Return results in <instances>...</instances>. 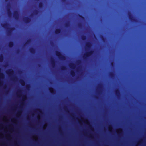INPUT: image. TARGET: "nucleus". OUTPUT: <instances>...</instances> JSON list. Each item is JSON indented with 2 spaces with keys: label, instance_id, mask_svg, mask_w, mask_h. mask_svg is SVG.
<instances>
[{
  "label": "nucleus",
  "instance_id": "11",
  "mask_svg": "<svg viewBox=\"0 0 146 146\" xmlns=\"http://www.w3.org/2000/svg\"><path fill=\"white\" fill-rule=\"evenodd\" d=\"M23 21L25 23L28 24L30 22L31 20L29 17H25L23 19Z\"/></svg>",
  "mask_w": 146,
  "mask_h": 146
},
{
  "label": "nucleus",
  "instance_id": "27",
  "mask_svg": "<svg viewBox=\"0 0 146 146\" xmlns=\"http://www.w3.org/2000/svg\"><path fill=\"white\" fill-rule=\"evenodd\" d=\"M31 39H28L27 41H26V42L25 44V45H27L29 44L31 42Z\"/></svg>",
  "mask_w": 146,
  "mask_h": 146
},
{
  "label": "nucleus",
  "instance_id": "36",
  "mask_svg": "<svg viewBox=\"0 0 146 146\" xmlns=\"http://www.w3.org/2000/svg\"><path fill=\"white\" fill-rule=\"evenodd\" d=\"M81 62V61L80 60H78L77 61V64H80Z\"/></svg>",
  "mask_w": 146,
  "mask_h": 146
},
{
  "label": "nucleus",
  "instance_id": "38",
  "mask_svg": "<svg viewBox=\"0 0 146 146\" xmlns=\"http://www.w3.org/2000/svg\"><path fill=\"white\" fill-rule=\"evenodd\" d=\"M95 98L96 99H98V97L97 96H95Z\"/></svg>",
  "mask_w": 146,
  "mask_h": 146
},
{
  "label": "nucleus",
  "instance_id": "7",
  "mask_svg": "<svg viewBox=\"0 0 146 146\" xmlns=\"http://www.w3.org/2000/svg\"><path fill=\"white\" fill-rule=\"evenodd\" d=\"M6 74L9 76H12L14 73V71L12 69H9L6 71Z\"/></svg>",
  "mask_w": 146,
  "mask_h": 146
},
{
  "label": "nucleus",
  "instance_id": "9",
  "mask_svg": "<svg viewBox=\"0 0 146 146\" xmlns=\"http://www.w3.org/2000/svg\"><path fill=\"white\" fill-rule=\"evenodd\" d=\"M50 62L52 67L53 68L56 65V61L52 57L50 58Z\"/></svg>",
  "mask_w": 146,
  "mask_h": 146
},
{
  "label": "nucleus",
  "instance_id": "32",
  "mask_svg": "<svg viewBox=\"0 0 146 146\" xmlns=\"http://www.w3.org/2000/svg\"><path fill=\"white\" fill-rule=\"evenodd\" d=\"M78 16L81 19H82V20H84V17L83 16H82L80 15H78Z\"/></svg>",
  "mask_w": 146,
  "mask_h": 146
},
{
  "label": "nucleus",
  "instance_id": "10",
  "mask_svg": "<svg viewBox=\"0 0 146 146\" xmlns=\"http://www.w3.org/2000/svg\"><path fill=\"white\" fill-rule=\"evenodd\" d=\"M115 93L117 98H119L121 94L120 90L119 89H116L115 91Z\"/></svg>",
  "mask_w": 146,
  "mask_h": 146
},
{
  "label": "nucleus",
  "instance_id": "16",
  "mask_svg": "<svg viewBox=\"0 0 146 146\" xmlns=\"http://www.w3.org/2000/svg\"><path fill=\"white\" fill-rule=\"evenodd\" d=\"M102 85L101 84H98L97 89L99 90L98 91V93L99 94L101 92V90L102 89Z\"/></svg>",
  "mask_w": 146,
  "mask_h": 146
},
{
  "label": "nucleus",
  "instance_id": "17",
  "mask_svg": "<svg viewBox=\"0 0 146 146\" xmlns=\"http://www.w3.org/2000/svg\"><path fill=\"white\" fill-rule=\"evenodd\" d=\"M92 46L90 42H86V46L87 48L89 49Z\"/></svg>",
  "mask_w": 146,
  "mask_h": 146
},
{
  "label": "nucleus",
  "instance_id": "47",
  "mask_svg": "<svg viewBox=\"0 0 146 146\" xmlns=\"http://www.w3.org/2000/svg\"><path fill=\"white\" fill-rule=\"evenodd\" d=\"M113 63H111V65H113Z\"/></svg>",
  "mask_w": 146,
  "mask_h": 146
},
{
  "label": "nucleus",
  "instance_id": "4",
  "mask_svg": "<svg viewBox=\"0 0 146 146\" xmlns=\"http://www.w3.org/2000/svg\"><path fill=\"white\" fill-rule=\"evenodd\" d=\"M10 4L9 3H8L7 6V10L8 16L9 17H11L12 16V13L10 10Z\"/></svg>",
  "mask_w": 146,
  "mask_h": 146
},
{
  "label": "nucleus",
  "instance_id": "13",
  "mask_svg": "<svg viewBox=\"0 0 146 146\" xmlns=\"http://www.w3.org/2000/svg\"><path fill=\"white\" fill-rule=\"evenodd\" d=\"M61 32V29H56L55 31V34L56 35H59Z\"/></svg>",
  "mask_w": 146,
  "mask_h": 146
},
{
  "label": "nucleus",
  "instance_id": "20",
  "mask_svg": "<svg viewBox=\"0 0 146 146\" xmlns=\"http://www.w3.org/2000/svg\"><path fill=\"white\" fill-rule=\"evenodd\" d=\"M70 74L73 77L75 76V72L74 70H72L70 71Z\"/></svg>",
  "mask_w": 146,
  "mask_h": 146
},
{
  "label": "nucleus",
  "instance_id": "39",
  "mask_svg": "<svg viewBox=\"0 0 146 146\" xmlns=\"http://www.w3.org/2000/svg\"><path fill=\"white\" fill-rule=\"evenodd\" d=\"M38 66L39 67H40L41 66V65L40 64H39L38 65Z\"/></svg>",
  "mask_w": 146,
  "mask_h": 146
},
{
  "label": "nucleus",
  "instance_id": "40",
  "mask_svg": "<svg viewBox=\"0 0 146 146\" xmlns=\"http://www.w3.org/2000/svg\"><path fill=\"white\" fill-rule=\"evenodd\" d=\"M5 1L6 2H7L9 0H5Z\"/></svg>",
  "mask_w": 146,
  "mask_h": 146
},
{
  "label": "nucleus",
  "instance_id": "37",
  "mask_svg": "<svg viewBox=\"0 0 146 146\" xmlns=\"http://www.w3.org/2000/svg\"><path fill=\"white\" fill-rule=\"evenodd\" d=\"M62 0V2L63 3H65L66 1V0Z\"/></svg>",
  "mask_w": 146,
  "mask_h": 146
},
{
  "label": "nucleus",
  "instance_id": "18",
  "mask_svg": "<svg viewBox=\"0 0 146 146\" xmlns=\"http://www.w3.org/2000/svg\"><path fill=\"white\" fill-rule=\"evenodd\" d=\"M14 43L13 41H10L8 44V46L10 48H12L14 46Z\"/></svg>",
  "mask_w": 146,
  "mask_h": 146
},
{
  "label": "nucleus",
  "instance_id": "31",
  "mask_svg": "<svg viewBox=\"0 0 146 146\" xmlns=\"http://www.w3.org/2000/svg\"><path fill=\"white\" fill-rule=\"evenodd\" d=\"M101 38L103 42H104L105 40V38L102 36H101Z\"/></svg>",
  "mask_w": 146,
  "mask_h": 146
},
{
  "label": "nucleus",
  "instance_id": "45",
  "mask_svg": "<svg viewBox=\"0 0 146 146\" xmlns=\"http://www.w3.org/2000/svg\"><path fill=\"white\" fill-rule=\"evenodd\" d=\"M141 140H139V142H141Z\"/></svg>",
  "mask_w": 146,
  "mask_h": 146
},
{
  "label": "nucleus",
  "instance_id": "43",
  "mask_svg": "<svg viewBox=\"0 0 146 146\" xmlns=\"http://www.w3.org/2000/svg\"><path fill=\"white\" fill-rule=\"evenodd\" d=\"M29 87V85L28 86H27V88H28V87Z\"/></svg>",
  "mask_w": 146,
  "mask_h": 146
},
{
  "label": "nucleus",
  "instance_id": "23",
  "mask_svg": "<svg viewBox=\"0 0 146 146\" xmlns=\"http://www.w3.org/2000/svg\"><path fill=\"white\" fill-rule=\"evenodd\" d=\"M20 83L23 86L25 84V82L23 80H20Z\"/></svg>",
  "mask_w": 146,
  "mask_h": 146
},
{
  "label": "nucleus",
  "instance_id": "14",
  "mask_svg": "<svg viewBox=\"0 0 146 146\" xmlns=\"http://www.w3.org/2000/svg\"><path fill=\"white\" fill-rule=\"evenodd\" d=\"M29 51L31 54H34L35 52V50L33 48H31L29 49Z\"/></svg>",
  "mask_w": 146,
  "mask_h": 146
},
{
  "label": "nucleus",
  "instance_id": "29",
  "mask_svg": "<svg viewBox=\"0 0 146 146\" xmlns=\"http://www.w3.org/2000/svg\"><path fill=\"white\" fill-rule=\"evenodd\" d=\"M61 69L62 70H65L66 69V67L64 66H62L61 67Z\"/></svg>",
  "mask_w": 146,
  "mask_h": 146
},
{
  "label": "nucleus",
  "instance_id": "6",
  "mask_svg": "<svg viewBox=\"0 0 146 146\" xmlns=\"http://www.w3.org/2000/svg\"><path fill=\"white\" fill-rule=\"evenodd\" d=\"M13 17L16 20H17L19 18V13L18 11H15L13 12Z\"/></svg>",
  "mask_w": 146,
  "mask_h": 146
},
{
  "label": "nucleus",
  "instance_id": "33",
  "mask_svg": "<svg viewBox=\"0 0 146 146\" xmlns=\"http://www.w3.org/2000/svg\"><path fill=\"white\" fill-rule=\"evenodd\" d=\"M78 26L79 28H80L82 27V25L81 23H79L78 24Z\"/></svg>",
  "mask_w": 146,
  "mask_h": 146
},
{
  "label": "nucleus",
  "instance_id": "42",
  "mask_svg": "<svg viewBox=\"0 0 146 146\" xmlns=\"http://www.w3.org/2000/svg\"><path fill=\"white\" fill-rule=\"evenodd\" d=\"M39 111L41 113V111H40V109L39 110Z\"/></svg>",
  "mask_w": 146,
  "mask_h": 146
},
{
  "label": "nucleus",
  "instance_id": "2",
  "mask_svg": "<svg viewBox=\"0 0 146 146\" xmlns=\"http://www.w3.org/2000/svg\"><path fill=\"white\" fill-rule=\"evenodd\" d=\"M93 52L94 51L92 50L86 52L83 56V59L84 60H87L88 58L90 57L93 54Z\"/></svg>",
  "mask_w": 146,
  "mask_h": 146
},
{
  "label": "nucleus",
  "instance_id": "26",
  "mask_svg": "<svg viewBox=\"0 0 146 146\" xmlns=\"http://www.w3.org/2000/svg\"><path fill=\"white\" fill-rule=\"evenodd\" d=\"M119 133V135H121L122 133V130L121 129L119 128L118 129V132Z\"/></svg>",
  "mask_w": 146,
  "mask_h": 146
},
{
  "label": "nucleus",
  "instance_id": "3",
  "mask_svg": "<svg viewBox=\"0 0 146 146\" xmlns=\"http://www.w3.org/2000/svg\"><path fill=\"white\" fill-rule=\"evenodd\" d=\"M55 53L56 56L60 60H63L65 59V56L62 55L60 52L56 51L55 52Z\"/></svg>",
  "mask_w": 146,
  "mask_h": 146
},
{
  "label": "nucleus",
  "instance_id": "21",
  "mask_svg": "<svg viewBox=\"0 0 146 146\" xmlns=\"http://www.w3.org/2000/svg\"><path fill=\"white\" fill-rule=\"evenodd\" d=\"M4 76V75L3 73H0V85H1L2 83L1 79L3 78Z\"/></svg>",
  "mask_w": 146,
  "mask_h": 146
},
{
  "label": "nucleus",
  "instance_id": "24",
  "mask_svg": "<svg viewBox=\"0 0 146 146\" xmlns=\"http://www.w3.org/2000/svg\"><path fill=\"white\" fill-rule=\"evenodd\" d=\"M81 39L83 41H85L86 39V37L84 35H82L81 36Z\"/></svg>",
  "mask_w": 146,
  "mask_h": 146
},
{
  "label": "nucleus",
  "instance_id": "34",
  "mask_svg": "<svg viewBox=\"0 0 146 146\" xmlns=\"http://www.w3.org/2000/svg\"><path fill=\"white\" fill-rule=\"evenodd\" d=\"M20 50L19 49L17 50L16 52V54H18L20 53Z\"/></svg>",
  "mask_w": 146,
  "mask_h": 146
},
{
  "label": "nucleus",
  "instance_id": "15",
  "mask_svg": "<svg viewBox=\"0 0 146 146\" xmlns=\"http://www.w3.org/2000/svg\"><path fill=\"white\" fill-rule=\"evenodd\" d=\"M69 67L72 69L74 70L75 69L76 66L75 64L73 63H71L69 64Z\"/></svg>",
  "mask_w": 146,
  "mask_h": 146
},
{
  "label": "nucleus",
  "instance_id": "41",
  "mask_svg": "<svg viewBox=\"0 0 146 146\" xmlns=\"http://www.w3.org/2000/svg\"><path fill=\"white\" fill-rule=\"evenodd\" d=\"M89 127H90V128H91V127H92V126H91V125H89Z\"/></svg>",
  "mask_w": 146,
  "mask_h": 146
},
{
  "label": "nucleus",
  "instance_id": "1",
  "mask_svg": "<svg viewBox=\"0 0 146 146\" xmlns=\"http://www.w3.org/2000/svg\"><path fill=\"white\" fill-rule=\"evenodd\" d=\"M9 25V24L7 23L2 24L1 25L2 27L3 28L7 30V34L9 35L11 34L12 31L15 29L14 27L8 28Z\"/></svg>",
  "mask_w": 146,
  "mask_h": 146
},
{
  "label": "nucleus",
  "instance_id": "12",
  "mask_svg": "<svg viewBox=\"0 0 146 146\" xmlns=\"http://www.w3.org/2000/svg\"><path fill=\"white\" fill-rule=\"evenodd\" d=\"M49 90L50 93L52 94H54L55 93V89L52 87H49Z\"/></svg>",
  "mask_w": 146,
  "mask_h": 146
},
{
  "label": "nucleus",
  "instance_id": "22",
  "mask_svg": "<svg viewBox=\"0 0 146 146\" xmlns=\"http://www.w3.org/2000/svg\"><path fill=\"white\" fill-rule=\"evenodd\" d=\"M109 76L111 78H113L115 76V74L113 72H111L110 73Z\"/></svg>",
  "mask_w": 146,
  "mask_h": 146
},
{
  "label": "nucleus",
  "instance_id": "28",
  "mask_svg": "<svg viewBox=\"0 0 146 146\" xmlns=\"http://www.w3.org/2000/svg\"><path fill=\"white\" fill-rule=\"evenodd\" d=\"M4 59V57L2 54L0 55V61L1 62Z\"/></svg>",
  "mask_w": 146,
  "mask_h": 146
},
{
  "label": "nucleus",
  "instance_id": "5",
  "mask_svg": "<svg viewBox=\"0 0 146 146\" xmlns=\"http://www.w3.org/2000/svg\"><path fill=\"white\" fill-rule=\"evenodd\" d=\"M128 15L129 18L131 21L135 22H136L137 21V20L134 18L132 16V13L131 12H128Z\"/></svg>",
  "mask_w": 146,
  "mask_h": 146
},
{
  "label": "nucleus",
  "instance_id": "35",
  "mask_svg": "<svg viewBox=\"0 0 146 146\" xmlns=\"http://www.w3.org/2000/svg\"><path fill=\"white\" fill-rule=\"evenodd\" d=\"M66 108H67V107L64 106V109L66 111H68V109H66Z\"/></svg>",
  "mask_w": 146,
  "mask_h": 146
},
{
  "label": "nucleus",
  "instance_id": "25",
  "mask_svg": "<svg viewBox=\"0 0 146 146\" xmlns=\"http://www.w3.org/2000/svg\"><path fill=\"white\" fill-rule=\"evenodd\" d=\"M70 26L69 22H68L65 23V27L66 28H68Z\"/></svg>",
  "mask_w": 146,
  "mask_h": 146
},
{
  "label": "nucleus",
  "instance_id": "8",
  "mask_svg": "<svg viewBox=\"0 0 146 146\" xmlns=\"http://www.w3.org/2000/svg\"><path fill=\"white\" fill-rule=\"evenodd\" d=\"M27 98L26 96L25 95H23L22 97V101L21 102L20 108H21L22 105H23L25 104V102Z\"/></svg>",
  "mask_w": 146,
  "mask_h": 146
},
{
  "label": "nucleus",
  "instance_id": "19",
  "mask_svg": "<svg viewBox=\"0 0 146 146\" xmlns=\"http://www.w3.org/2000/svg\"><path fill=\"white\" fill-rule=\"evenodd\" d=\"M38 7L40 9H42L43 7V4L42 2H40L39 3L38 5Z\"/></svg>",
  "mask_w": 146,
  "mask_h": 146
},
{
  "label": "nucleus",
  "instance_id": "46",
  "mask_svg": "<svg viewBox=\"0 0 146 146\" xmlns=\"http://www.w3.org/2000/svg\"><path fill=\"white\" fill-rule=\"evenodd\" d=\"M21 90H19V92H21Z\"/></svg>",
  "mask_w": 146,
  "mask_h": 146
},
{
  "label": "nucleus",
  "instance_id": "30",
  "mask_svg": "<svg viewBox=\"0 0 146 146\" xmlns=\"http://www.w3.org/2000/svg\"><path fill=\"white\" fill-rule=\"evenodd\" d=\"M38 13V10H36L35 11L34 13L35 15H37Z\"/></svg>",
  "mask_w": 146,
  "mask_h": 146
},
{
  "label": "nucleus",
  "instance_id": "44",
  "mask_svg": "<svg viewBox=\"0 0 146 146\" xmlns=\"http://www.w3.org/2000/svg\"><path fill=\"white\" fill-rule=\"evenodd\" d=\"M20 113V111H19V114Z\"/></svg>",
  "mask_w": 146,
  "mask_h": 146
}]
</instances>
